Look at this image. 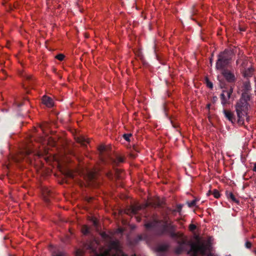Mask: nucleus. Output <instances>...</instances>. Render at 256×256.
<instances>
[{"mask_svg":"<svg viewBox=\"0 0 256 256\" xmlns=\"http://www.w3.org/2000/svg\"><path fill=\"white\" fill-rule=\"evenodd\" d=\"M144 226L147 230L153 229L158 236H162L166 234H170L172 237H176V234L173 232L174 226L168 220L158 219L156 216L154 215L152 220L146 222Z\"/></svg>","mask_w":256,"mask_h":256,"instance_id":"1","label":"nucleus"},{"mask_svg":"<svg viewBox=\"0 0 256 256\" xmlns=\"http://www.w3.org/2000/svg\"><path fill=\"white\" fill-rule=\"evenodd\" d=\"M250 100L240 97L234 105L237 116V124L240 126L244 125L245 116H247L250 108V104L248 102Z\"/></svg>","mask_w":256,"mask_h":256,"instance_id":"2","label":"nucleus"},{"mask_svg":"<svg viewBox=\"0 0 256 256\" xmlns=\"http://www.w3.org/2000/svg\"><path fill=\"white\" fill-rule=\"evenodd\" d=\"M101 236L104 239L110 240V244L100 256H128L123 252L118 240H112L111 237L105 232H102Z\"/></svg>","mask_w":256,"mask_h":256,"instance_id":"3","label":"nucleus"},{"mask_svg":"<svg viewBox=\"0 0 256 256\" xmlns=\"http://www.w3.org/2000/svg\"><path fill=\"white\" fill-rule=\"evenodd\" d=\"M100 156L104 162H110L114 166H118L119 163L123 162L124 158L118 156L113 158L109 155L107 152V149L104 146H100L98 148Z\"/></svg>","mask_w":256,"mask_h":256,"instance_id":"4","label":"nucleus"},{"mask_svg":"<svg viewBox=\"0 0 256 256\" xmlns=\"http://www.w3.org/2000/svg\"><path fill=\"white\" fill-rule=\"evenodd\" d=\"M232 53L228 49L221 52L218 56V59L216 62V68L218 70H222L226 66L232 59Z\"/></svg>","mask_w":256,"mask_h":256,"instance_id":"5","label":"nucleus"},{"mask_svg":"<svg viewBox=\"0 0 256 256\" xmlns=\"http://www.w3.org/2000/svg\"><path fill=\"white\" fill-rule=\"evenodd\" d=\"M220 88H223L222 93L220 94V99L221 104L223 106L229 104V100L233 92L234 86L230 85L228 88L226 86L224 82H222L220 84Z\"/></svg>","mask_w":256,"mask_h":256,"instance_id":"6","label":"nucleus"},{"mask_svg":"<svg viewBox=\"0 0 256 256\" xmlns=\"http://www.w3.org/2000/svg\"><path fill=\"white\" fill-rule=\"evenodd\" d=\"M207 250V246L204 244H192L190 249L188 252V254L192 252L191 256H198V253L202 255H205Z\"/></svg>","mask_w":256,"mask_h":256,"instance_id":"7","label":"nucleus"},{"mask_svg":"<svg viewBox=\"0 0 256 256\" xmlns=\"http://www.w3.org/2000/svg\"><path fill=\"white\" fill-rule=\"evenodd\" d=\"M22 76L24 78L23 88L26 90L27 93H28L29 92L27 88L28 87L33 88L36 82V79L31 74L26 73L22 74Z\"/></svg>","mask_w":256,"mask_h":256,"instance_id":"8","label":"nucleus"},{"mask_svg":"<svg viewBox=\"0 0 256 256\" xmlns=\"http://www.w3.org/2000/svg\"><path fill=\"white\" fill-rule=\"evenodd\" d=\"M252 87L249 80H246L242 83V94L240 98H245L246 99L251 98Z\"/></svg>","mask_w":256,"mask_h":256,"instance_id":"9","label":"nucleus"},{"mask_svg":"<svg viewBox=\"0 0 256 256\" xmlns=\"http://www.w3.org/2000/svg\"><path fill=\"white\" fill-rule=\"evenodd\" d=\"M222 74L228 83L234 84L236 80V78L233 72L228 69L223 68ZM232 85V84H230Z\"/></svg>","mask_w":256,"mask_h":256,"instance_id":"10","label":"nucleus"},{"mask_svg":"<svg viewBox=\"0 0 256 256\" xmlns=\"http://www.w3.org/2000/svg\"><path fill=\"white\" fill-rule=\"evenodd\" d=\"M222 112L225 118L230 121L232 124H234L237 123V120L233 112L230 110L224 109Z\"/></svg>","mask_w":256,"mask_h":256,"instance_id":"11","label":"nucleus"},{"mask_svg":"<svg viewBox=\"0 0 256 256\" xmlns=\"http://www.w3.org/2000/svg\"><path fill=\"white\" fill-rule=\"evenodd\" d=\"M42 103L46 105L47 107L52 108L54 106L53 100L46 96H43L42 98Z\"/></svg>","mask_w":256,"mask_h":256,"instance_id":"12","label":"nucleus"},{"mask_svg":"<svg viewBox=\"0 0 256 256\" xmlns=\"http://www.w3.org/2000/svg\"><path fill=\"white\" fill-rule=\"evenodd\" d=\"M226 194L229 200L235 202L238 204H240V200L236 198V196L233 194L232 192L226 190Z\"/></svg>","mask_w":256,"mask_h":256,"instance_id":"13","label":"nucleus"},{"mask_svg":"<svg viewBox=\"0 0 256 256\" xmlns=\"http://www.w3.org/2000/svg\"><path fill=\"white\" fill-rule=\"evenodd\" d=\"M76 142L83 146H86L89 142V140L83 136H80L76 138Z\"/></svg>","mask_w":256,"mask_h":256,"instance_id":"14","label":"nucleus"},{"mask_svg":"<svg viewBox=\"0 0 256 256\" xmlns=\"http://www.w3.org/2000/svg\"><path fill=\"white\" fill-rule=\"evenodd\" d=\"M2 4L6 6L8 10H12L17 6V4H14V5H12L11 4H9L8 1H4V2H2Z\"/></svg>","mask_w":256,"mask_h":256,"instance_id":"15","label":"nucleus"},{"mask_svg":"<svg viewBox=\"0 0 256 256\" xmlns=\"http://www.w3.org/2000/svg\"><path fill=\"white\" fill-rule=\"evenodd\" d=\"M168 245L166 244H160L158 247V251L160 252H164L168 250Z\"/></svg>","mask_w":256,"mask_h":256,"instance_id":"16","label":"nucleus"},{"mask_svg":"<svg viewBox=\"0 0 256 256\" xmlns=\"http://www.w3.org/2000/svg\"><path fill=\"white\" fill-rule=\"evenodd\" d=\"M88 178L90 179V180L92 182H93L96 180V172H90L88 174Z\"/></svg>","mask_w":256,"mask_h":256,"instance_id":"17","label":"nucleus"},{"mask_svg":"<svg viewBox=\"0 0 256 256\" xmlns=\"http://www.w3.org/2000/svg\"><path fill=\"white\" fill-rule=\"evenodd\" d=\"M186 250V248L182 246H178L174 249V252L177 254H181L184 251Z\"/></svg>","mask_w":256,"mask_h":256,"instance_id":"18","label":"nucleus"},{"mask_svg":"<svg viewBox=\"0 0 256 256\" xmlns=\"http://www.w3.org/2000/svg\"><path fill=\"white\" fill-rule=\"evenodd\" d=\"M162 205V203L160 201V200H158L156 202H150L148 206H151L152 207V208H158V207H160V206Z\"/></svg>","mask_w":256,"mask_h":256,"instance_id":"19","label":"nucleus"},{"mask_svg":"<svg viewBox=\"0 0 256 256\" xmlns=\"http://www.w3.org/2000/svg\"><path fill=\"white\" fill-rule=\"evenodd\" d=\"M141 209L140 206H133L130 208V212L133 214H136Z\"/></svg>","mask_w":256,"mask_h":256,"instance_id":"20","label":"nucleus"},{"mask_svg":"<svg viewBox=\"0 0 256 256\" xmlns=\"http://www.w3.org/2000/svg\"><path fill=\"white\" fill-rule=\"evenodd\" d=\"M198 200V199L196 198L191 202H187L186 204L189 208H193L196 206V202Z\"/></svg>","mask_w":256,"mask_h":256,"instance_id":"21","label":"nucleus"},{"mask_svg":"<svg viewBox=\"0 0 256 256\" xmlns=\"http://www.w3.org/2000/svg\"><path fill=\"white\" fill-rule=\"evenodd\" d=\"M86 246V249L89 250H90L94 254H96V255L97 254V252L96 251V248L93 247V246H92V244H87Z\"/></svg>","mask_w":256,"mask_h":256,"instance_id":"22","label":"nucleus"},{"mask_svg":"<svg viewBox=\"0 0 256 256\" xmlns=\"http://www.w3.org/2000/svg\"><path fill=\"white\" fill-rule=\"evenodd\" d=\"M178 246H184V248L188 244L186 240L184 239H182L180 240H178Z\"/></svg>","mask_w":256,"mask_h":256,"instance_id":"23","label":"nucleus"},{"mask_svg":"<svg viewBox=\"0 0 256 256\" xmlns=\"http://www.w3.org/2000/svg\"><path fill=\"white\" fill-rule=\"evenodd\" d=\"M212 194H213L214 196L216 198H219L220 196V192H218V190L216 189H214L213 190Z\"/></svg>","mask_w":256,"mask_h":256,"instance_id":"24","label":"nucleus"},{"mask_svg":"<svg viewBox=\"0 0 256 256\" xmlns=\"http://www.w3.org/2000/svg\"><path fill=\"white\" fill-rule=\"evenodd\" d=\"M132 136L131 134H124L123 135L124 138L128 142L130 141V137Z\"/></svg>","mask_w":256,"mask_h":256,"instance_id":"25","label":"nucleus"},{"mask_svg":"<svg viewBox=\"0 0 256 256\" xmlns=\"http://www.w3.org/2000/svg\"><path fill=\"white\" fill-rule=\"evenodd\" d=\"M82 232L84 234H87L89 233V228L86 226H84L82 228Z\"/></svg>","mask_w":256,"mask_h":256,"instance_id":"26","label":"nucleus"},{"mask_svg":"<svg viewBox=\"0 0 256 256\" xmlns=\"http://www.w3.org/2000/svg\"><path fill=\"white\" fill-rule=\"evenodd\" d=\"M55 58L59 60L62 61L64 59V56L63 54H60L56 55Z\"/></svg>","mask_w":256,"mask_h":256,"instance_id":"27","label":"nucleus"},{"mask_svg":"<svg viewBox=\"0 0 256 256\" xmlns=\"http://www.w3.org/2000/svg\"><path fill=\"white\" fill-rule=\"evenodd\" d=\"M206 83L208 87L211 89L213 88L212 83L211 82H210L208 78L206 79Z\"/></svg>","mask_w":256,"mask_h":256,"instance_id":"28","label":"nucleus"},{"mask_svg":"<svg viewBox=\"0 0 256 256\" xmlns=\"http://www.w3.org/2000/svg\"><path fill=\"white\" fill-rule=\"evenodd\" d=\"M182 208V204H178L176 206V211L178 212H180Z\"/></svg>","mask_w":256,"mask_h":256,"instance_id":"29","label":"nucleus"},{"mask_svg":"<svg viewBox=\"0 0 256 256\" xmlns=\"http://www.w3.org/2000/svg\"><path fill=\"white\" fill-rule=\"evenodd\" d=\"M52 256H64V253L63 252H54L52 254Z\"/></svg>","mask_w":256,"mask_h":256,"instance_id":"30","label":"nucleus"},{"mask_svg":"<svg viewBox=\"0 0 256 256\" xmlns=\"http://www.w3.org/2000/svg\"><path fill=\"white\" fill-rule=\"evenodd\" d=\"M252 246V243L249 241H246L245 243V246L247 248H250Z\"/></svg>","mask_w":256,"mask_h":256,"instance_id":"31","label":"nucleus"},{"mask_svg":"<svg viewBox=\"0 0 256 256\" xmlns=\"http://www.w3.org/2000/svg\"><path fill=\"white\" fill-rule=\"evenodd\" d=\"M196 228V226L194 224H190L189 226V229L190 231L194 230Z\"/></svg>","mask_w":256,"mask_h":256,"instance_id":"32","label":"nucleus"},{"mask_svg":"<svg viewBox=\"0 0 256 256\" xmlns=\"http://www.w3.org/2000/svg\"><path fill=\"white\" fill-rule=\"evenodd\" d=\"M76 256H82V251L80 250H78L76 251Z\"/></svg>","mask_w":256,"mask_h":256,"instance_id":"33","label":"nucleus"},{"mask_svg":"<svg viewBox=\"0 0 256 256\" xmlns=\"http://www.w3.org/2000/svg\"><path fill=\"white\" fill-rule=\"evenodd\" d=\"M218 98L216 96H214L212 99V102L213 104L216 103L218 101Z\"/></svg>","mask_w":256,"mask_h":256,"instance_id":"34","label":"nucleus"},{"mask_svg":"<svg viewBox=\"0 0 256 256\" xmlns=\"http://www.w3.org/2000/svg\"><path fill=\"white\" fill-rule=\"evenodd\" d=\"M130 156L132 158H135L136 156H137L136 154H135V153H134V152H130Z\"/></svg>","mask_w":256,"mask_h":256,"instance_id":"35","label":"nucleus"},{"mask_svg":"<svg viewBox=\"0 0 256 256\" xmlns=\"http://www.w3.org/2000/svg\"><path fill=\"white\" fill-rule=\"evenodd\" d=\"M67 176H68L70 178H74V175H73L72 173L70 172H67Z\"/></svg>","mask_w":256,"mask_h":256,"instance_id":"36","label":"nucleus"},{"mask_svg":"<svg viewBox=\"0 0 256 256\" xmlns=\"http://www.w3.org/2000/svg\"><path fill=\"white\" fill-rule=\"evenodd\" d=\"M112 174L111 172H109L107 174V176L109 178H112Z\"/></svg>","mask_w":256,"mask_h":256,"instance_id":"37","label":"nucleus"},{"mask_svg":"<svg viewBox=\"0 0 256 256\" xmlns=\"http://www.w3.org/2000/svg\"><path fill=\"white\" fill-rule=\"evenodd\" d=\"M245 119H246V120L247 122H249L250 120V116H248V114H247V116H245Z\"/></svg>","mask_w":256,"mask_h":256,"instance_id":"38","label":"nucleus"},{"mask_svg":"<svg viewBox=\"0 0 256 256\" xmlns=\"http://www.w3.org/2000/svg\"><path fill=\"white\" fill-rule=\"evenodd\" d=\"M133 150L136 152H139V150L138 148L136 146H134L133 147Z\"/></svg>","mask_w":256,"mask_h":256,"instance_id":"39","label":"nucleus"},{"mask_svg":"<svg viewBox=\"0 0 256 256\" xmlns=\"http://www.w3.org/2000/svg\"><path fill=\"white\" fill-rule=\"evenodd\" d=\"M138 239L139 240H143V237H142V235H140L138 236Z\"/></svg>","mask_w":256,"mask_h":256,"instance_id":"40","label":"nucleus"},{"mask_svg":"<svg viewBox=\"0 0 256 256\" xmlns=\"http://www.w3.org/2000/svg\"><path fill=\"white\" fill-rule=\"evenodd\" d=\"M252 170H253L254 172H256V164H254V168H252Z\"/></svg>","mask_w":256,"mask_h":256,"instance_id":"41","label":"nucleus"},{"mask_svg":"<svg viewBox=\"0 0 256 256\" xmlns=\"http://www.w3.org/2000/svg\"><path fill=\"white\" fill-rule=\"evenodd\" d=\"M212 192L211 190H209L208 193L206 194L207 196H210V195L211 194H212Z\"/></svg>","mask_w":256,"mask_h":256,"instance_id":"42","label":"nucleus"},{"mask_svg":"<svg viewBox=\"0 0 256 256\" xmlns=\"http://www.w3.org/2000/svg\"><path fill=\"white\" fill-rule=\"evenodd\" d=\"M210 104H208L206 105V108L208 109V110H210Z\"/></svg>","mask_w":256,"mask_h":256,"instance_id":"43","label":"nucleus"},{"mask_svg":"<svg viewBox=\"0 0 256 256\" xmlns=\"http://www.w3.org/2000/svg\"><path fill=\"white\" fill-rule=\"evenodd\" d=\"M94 224L95 226H96V224H97V222H96V220H94Z\"/></svg>","mask_w":256,"mask_h":256,"instance_id":"44","label":"nucleus"},{"mask_svg":"<svg viewBox=\"0 0 256 256\" xmlns=\"http://www.w3.org/2000/svg\"><path fill=\"white\" fill-rule=\"evenodd\" d=\"M240 31H244V28H240Z\"/></svg>","mask_w":256,"mask_h":256,"instance_id":"45","label":"nucleus"},{"mask_svg":"<svg viewBox=\"0 0 256 256\" xmlns=\"http://www.w3.org/2000/svg\"><path fill=\"white\" fill-rule=\"evenodd\" d=\"M253 252L256 255V250H254Z\"/></svg>","mask_w":256,"mask_h":256,"instance_id":"46","label":"nucleus"},{"mask_svg":"<svg viewBox=\"0 0 256 256\" xmlns=\"http://www.w3.org/2000/svg\"><path fill=\"white\" fill-rule=\"evenodd\" d=\"M140 218H139V219L138 220L140 221Z\"/></svg>","mask_w":256,"mask_h":256,"instance_id":"47","label":"nucleus"},{"mask_svg":"<svg viewBox=\"0 0 256 256\" xmlns=\"http://www.w3.org/2000/svg\"><path fill=\"white\" fill-rule=\"evenodd\" d=\"M192 20H194V18H192Z\"/></svg>","mask_w":256,"mask_h":256,"instance_id":"48","label":"nucleus"}]
</instances>
